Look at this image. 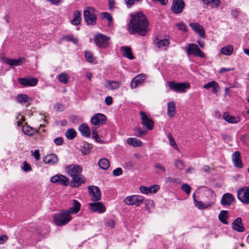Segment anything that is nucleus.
Here are the masks:
<instances>
[{
	"instance_id": "nucleus-3",
	"label": "nucleus",
	"mask_w": 249,
	"mask_h": 249,
	"mask_svg": "<svg viewBox=\"0 0 249 249\" xmlns=\"http://www.w3.org/2000/svg\"><path fill=\"white\" fill-rule=\"evenodd\" d=\"M84 18L89 25H95L97 20L95 10L90 7H88L84 11Z\"/></svg>"
},
{
	"instance_id": "nucleus-20",
	"label": "nucleus",
	"mask_w": 249,
	"mask_h": 249,
	"mask_svg": "<svg viewBox=\"0 0 249 249\" xmlns=\"http://www.w3.org/2000/svg\"><path fill=\"white\" fill-rule=\"evenodd\" d=\"M232 228L238 232H243L245 230V228L242 223V219L240 217L236 218L231 224Z\"/></svg>"
},
{
	"instance_id": "nucleus-33",
	"label": "nucleus",
	"mask_w": 249,
	"mask_h": 249,
	"mask_svg": "<svg viewBox=\"0 0 249 249\" xmlns=\"http://www.w3.org/2000/svg\"><path fill=\"white\" fill-rule=\"evenodd\" d=\"M176 107L173 102H170L168 103L167 114L170 117H173L175 114Z\"/></svg>"
},
{
	"instance_id": "nucleus-23",
	"label": "nucleus",
	"mask_w": 249,
	"mask_h": 249,
	"mask_svg": "<svg viewBox=\"0 0 249 249\" xmlns=\"http://www.w3.org/2000/svg\"><path fill=\"white\" fill-rule=\"evenodd\" d=\"M44 162L48 164H53L58 161L57 156L54 154H51L46 155L44 159Z\"/></svg>"
},
{
	"instance_id": "nucleus-13",
	"label": "nucleus",
	"mask_w": 249,
	"mask_h": 249,
	"mask_svg": "<svg viewBox=\"0 0 249 249\" xmlns=\"http://www.w3.org/2000/svg\"><path fill=\"white\" fill-rule=\"evenodd\" d=\"M86 182V178L82 173L79 174L73 178L70 182V186L71 187H78L82 184L85 183Z\"/></svg>"
},
{
	"instance_id": "nucleus-17",
	"label": "nucleus",
	"mask_w": 249,
	"mask_h": 249,
	"mask_svg": "<svg viewBox=\"0 0 249 249\" xmlns=\"http://www.w3.org/2000/svg\"><path fill=\"white\" fill-rule=\"evenodd\" d=\"M90 209L93 212L103 213L106 211V207L101 202H94L89 204Z\"/></svg>"
},
{
	"instance_id": "nucleus-53",
	"label": "nucleus",
	"mask_w": 249,
	"mask_h": 249,
	"mask_svg": "<svg viewBox=\"0 0 249 249\" xmlns=\"http://www.w3.org/2000/svg\"><path fill=\"white\" fill-rule=\"evenodd\" d=\"M31 152L33 153L32 155H33L36 161H38L40 160V154L39 151L38 149H36L34 152L33 151H31Z\"/></svg>"
},
{
	"instance_id": "nucleus-2",
	"label": "nucleus",
	"mask_w": 249,
	"mask_h": 249,
	"mask_svg": "<svg viewBox=\"0 0 249 249\" xmlns=\"http://www.w3.org/2000/svg\"><path fill=\"white\" fill-rule=\"evenodd\" d=\"M72 218L68 211H62L61 213L53 215V219L55 224L58 226L66 225Z\"/></svg>"
},
{
	"instance_id": "nucleus-55",
	"label": "nucleus",
	"mask_w": 249,
	"mask_h": 249,
	"mask_svg": "<svg viewBox=\"0 0 249 249\" xmlns=\"http://www.w3.org/2000/svg\"><path fill=\"white\" fill-rule=\"evenodd\" d=\"M64 39L70 41H71L74 44H77L78 42V40L74 38L72 36H67L65 37Z\"/></svg>"
},
{
	"instance_id": "nucleus-16",
	"label": "nucleus",
	"mask_w": 249,
	"mask_h": 249,
	"mask_svg": "<svg viewBox=\"0 0 249 249\" xmlns=\"http://www.w3.org/2000/svg\"><path fill=\"white\" fill-rule=\"evenodd\" d=\"M106 117L103 114L98 113L94 115L90 120L91 123L94 125L103 124L106 121Z\"/></svg>"
},
{
	"instance_id": "nucleus-56",
	"label": "nucleus",
	"mask_w": 249,
	"mask_h": 249,
	"mask_svg": "<svg viewBox=\"0 0 249 249\" xmlns=\"http://www.w3.org/2000/svg\"><path fill=\"white\" fill-rule=\"evenodd\" d=\"M23 165V169L25 172H28L31 170V167L30 165L26 161L24 162Z\"/></svg>"
},
{
	"instance_id": "nucleus-6",
	"label": "nucleus",
	"mask_w": 249,
	"mask_h": 249,
	"mask_svg": "<svg viewBox=\"0 0 249 249\" xmlns=\"http://www.w3.org/2000/svg\"><path fill=\"white\" fill-rule=\"evenodd\" d=\"M144 201V197L141 196L133 195L126 197L124 202L127 205H136L139 206Z\"/></svg>"
},
{
	"instance_id": "nucleus-24",
	"label": "nucleus",
	"mask_w": 249,
	"mask_h": 249,
	"mask_svg": "<svg viewBox=\"0 0 249 249\" xmlns=\"http://www.w3.org/2000/svg\"><path fill=\"white\" fill-rule=\"evenodd\" d=\"M232 159L235 166L238 168L242 167V162L240 159V153L238 151H236L232 154Z\"/></svg>"
},
{
	"instance_id": "nucleus-31",
	"label": "nucleus",
	"mask_w": 249,
	"mask_h": 249,
	"mask_svg": "<svg viewBox=\"0 0 249 249\" xmlns=\"http://www.w3.org/2000/svg\"><path fill=\"white\" fill-rule=\"evenodd\" d=\"M233 51V46L231 45H228L220 49V52L224 55H231Z\"/></svg>"
},
{
	"instance_id": "nucleus-57",
	"label": "nucleus",
	"mask_w": 249,
	"mask_h": 249,
	"mask_svg": "<svg viewBox=\"0 0 249 249\" xmlns=\"http://www.w3.org/2000/svg\"><path fill=\"white\" fill-rule=\"evenodd\" d=\"M159 186L157 185H153L150 187V193H156L159 189Z\"/></svg>"
},
{
	"instance_id": "nucleus-27",
	"label": "nucleus",
	"mask_w": 249,
	"mask_h": 249,
	"mask_svg": "<svg viewBox=\"0 0 249 249\" xmlns=\"http://www.w3.org/2000/svg\"><path fill=\"white\" fill-rule=\"evenodd\" d=\"M79 130L82 135L86 137H89L90 135V130L88 125L86 124H81L79 127Z\"/></svg>"
},
{
	"instance_id": "nucleus-49",
	"label": "nucleus",
	"mask_w": 249,
	"mask_h": 249,
	"mask_svg": "<svg viewBox=\"0 0 249 249\" xmlns=\"http://www.w3.org/2000/svg\"><path fill=\"white\" fill-rule=\"evenodd\" d=\"M216 85V82L215 81H212L204 85L203 88L205 89H209L211 88H213V86H215Z\"/></svg>"
},
{
	"instance_id": "nucleus-22",
	"label": "nucleus",
	"mask_w": 249,
	"mask_h": 249,
	"mask_svg": "<svg viewBox=\"0 0 249 249\" xmlns=\"http://www.w3.org/2000/svg\"><path fill=\"white\" fill-rule=\"evenodd\" d=\"M81 208V204L77 200L73 199L72 200V206L70 208L68 211L70 214L77 213Z\"/></svg>"
},
{
	"instance_id": "nucleus-30",
	"label": "nucleus",
	"mask_w": 249,
	"mask_h": 249,
	"mask_svg": "<svg viewBox=\"0 0 249 249\" xmlns=\"http://www.w3.org/2000/svg\"><path fill=\"white\" fill-rule=\"evenodd\" d=\"M108 85H106L105 87L110 90H114L119 89L121 86V83L115 81H107Z\"/></svg>"
},
{
	"instance_id": "nucleus-61",
	"label": "nucleus",
	"mask_w": 249,
	"mask_h": 249,
	"mask_svg": "<svg viewBox=\"0 0 249 249\" xmlns=\"http://www.w3.org/2000/svg\"><path fill=\"white\" fill-rule=\"evenodd\" d=\"M54 141L56 145H61L63 142L62 138L60 137L55 139Z\"/></svg>"
},
{
	"instance_id": "nucleus-25",
	"label": "nucleus",
	"mask_w": 249,
	"mask_h": 249,
	"mask_svg": "<svg viewBox=\"0 0 249 249\" xmlns=\"http://www.w3.org/2000/svg\"><path fill=\"white\" fill-rule=\"evenodd\" d=\"M22 130L24 134L29 136H32L38 132V130L27 125L26 123L22 125Z\"/></svg>"
},
{
	"instance_id": "nucleus-50",
	"label": "nucleus",
	"mask_w": 249,
	"mask_h": 249,
	"mask_svg": "<svg viewBox=\"0 0 249 249\" xmlns=\"http://www.w3.org/2000/svg\"><path fill=\"white\" fill-rule=\"evenodd\" d=\"M101 14L102 16V18H103L107 19L109 21V22H111L112 18L111 15L109 13H106V12H103V13H102Z\"/></svg>"
},
{
	"instance_id": "nucleus-26",
	"label": "nucleus",
	"mask_w": 249,
	"mask_h": 249,
	"mask_svg": "<svg viewBox=\"0 0 249 249\" xmlns=\"http://www.w3.org/2000/svg\"><path fill=\"white\" fill-rule=\"evenodd\" d=\"M121 50L123 54L124 57L130 60L134 59V57L132 54L130 47L127 46H123L121 47Z\"/></svg>"
},
{
	"instance_id": "nucleus-63",
	"label": "nucleus",
	"mask_w": 249,
	"mask_h": 249,
	"mask_svg": "<svg viewBox=\"0 0 249 249\" xmlns=\"http://www.w3.org/2000/svg\"><path fill=\"white\" fill-rule=\"evenodd\" d=\"M166 181L167 182H172L178 183V182H179V178H168L166 179Z\"/></svg>"
},
{
	"instance_id": "nucleus-40",
	"label": "nucleus",
	"mask_w": 249,
	"mask_h": 249,
	"mask_svg": "<svg viewBox=\"0 0 249 249\" xmlns=\"http://www.w3.org/2000/svg\"><path fill=\"white\" fill-rule=\"evenodd\" d=\"M196 207L198 208L199 209H204L208 208L211 205L212 203H206V204H203L202 202L201 201H196V202L194 203Z\"/></svg>"
},
{
	"instance_id": "nucleus-62",
	"label": "nucleus",
	"mask_w": 249,
	"mask_h": 249,
	"mask_svg": "<svg viewBox=\"0 0 249 249\" xmlns=\"http://www.w3.org/2000/svg\"><path fill=\"white\" fill-rule=\"evenodd\" d=\"M115 222L113 220H109L107 222L106 225L107 226L110 227L111 228H113L115 226Z\"/></svg>"
},
{
	"instance_id": "nucleus-19",
	"label": "nucleus",
	"mask_w": 249,
	"mask_h": 249,
	"mask_svg": "<svg viewBox=\"0 0 249 249\" xmlns=\"http://www.w3.org/2000/svg\"><path fill=\"white\" fill-rule=\"evenodd\" d=\"M234 200V196L231 193H226L223 195L221 199V204L223 206H229Z\"/></svg>"
},
{
	"instance_id": "nucleus-12",
	"label": "nucleus",
	"mask_w": 249,
	"mask_h": 249,
	"mask_svg": "<svg viewBox=\"0 0 249 249\" xmlns=\"http://www.w3.org/2000/svg\"><path fill=\"white\" fill-rule=\"evenodd\" d=\"M140 114L142 121V124L148 130H152L154 127V122L144 112L140 111Z\"/></svg>"
},
{
	"instance_id": "nucleus-37",
	"label": "nucleus",
	"mask_w": 249,
	"mask_h": 249,
	"mask_svg": "<svg viewBox=\"0 0 249 249\" xmlns=\"http://www.w3.org/2000/svg\"><path fill=\"white\" fill-rule=\"evenodd\" d=\"M127 143L133 146H141L142 144V142L136 138H130L127 140Z\"/></svg>"
},
{
	"instance_id": "nucleus-11",
	"label": "nucleus",
	"mask_w": 249,
	"mask_h": 249,
	"mask_svg": "<svg viewBox=\"0 0 249 249\" xmlns=\"http://www.w3.org/2000/svg\"><path fill=\"white\" fill-rule=\"evenodd\" d=\"M88 191L93 201H97L100 200L101 193L99 187L95 186H89L88 187Z\"/></svg>"
},
{
	"instance_id": "nucleus-38",
	"label": "nucleus",
	"mask_w": 249,
	"mask_h": 249,
	"mask_svg": "<svg viewBox=\"0 0 249 249\" xmlns=\"http://www.w3.org/2000/svg\"><path fill=\"white\" fill-rule=\"evenodd\" d=\"M22 59V58L18 59H6L5 63L11 66H17L20 65Z\"/></svg>"
},
{
	"instance_id": "nucleus-14",
	"label": "nucleus",
	"mask_w": 249,
	"mask_h": 249,
	"mask_svg": "<svg viewBox=\"0 0 249 249\" xmlns=\"http://www.w3.org/2000/svg\"><path fill=\"white\" fill-rule=\"evenodd\" d=\"M51 181L52 183H58L64 186L68 185L69 183V179L62 175H57L52 177Z\"/></svg>"
},
{
	"instance_id": "nucleus-28",
	"label": "nucleus",
	"mask_w": 249,
	"mask_h": 249,
	"mask_svg": "<svg viewBox=\"0 0 249 249\" xmlns=\"http://www.w3.org/2000/svg\"><path fill=\"white\" fill-rule=\"evenodd\" d=\"M223 118L226 121L229 123L236 124L240 121L238 117L231 116L226 112L224 113Z\"/></svg>"
},
{
	"instance_id": "nucleus-46",
	"label": "nucleus",
	"mask_w": 249,
	"mask_h": 249,
	"mask_svg": "<svg viewBox=\"0 0 249 249\" xmlns=\"http://www.w3.org/2000/svg\"><path fill=\"white\" fill-rule=\"evenodd\" d=\"M167 137L170 141L171 145L174 148H176V149H178V146L176 143L174 139L172 137V134L171 133H168L167 135Z\"/></svg>"
},
{
	"instance_id": "nucleus-54",
	"label": "nucleus",
	"mask_w": 249,
	"mask_h": 249,
	"mask_svg": "<svg viewBox=\"0 0 249 249\" xmlns=\"http://www.w3.org/2000/svg\"><path fill=\"white\" fill-rule=\"evenodd\" d=\"M140 191L143 194H147L150 193V187L148 188L145 186H141L140 187Z\"/></svg>"
},
{
	"instance_id": "nucleus-10",
	"label": "nucleus",
	"mask_w": 249,
	"mask_h": 249,
	"mask_svg": "<svg viewBox=\"0 0 249 249\" xmlns=\"http://www.w3.org/2000/svg\"><path fill=\"white\" fill-rule=\"evenodd\" d=\"M109 39L103 34H99L95 36L94 42L98 47L105 48L108 45Z\"/></svg>"
},
{
	"instance_id": "nucleus-8",
	"label": "nucleus",
	"mask_w": 249,
	"mask_h": 249,
	"mask_svg": "<svg viewBox=\"0 0 249 249\" xmlns=\"http://www.w3.org/2000/svg\"><path fill=\"white\" fill-rule=\"evenodd\" d=\"M66 171L72 178L82 173V168L78 164H71L66 167Z\"/></svg>"
},
{
	"instance_id": "nucleus-34",
	"label": "nucleus",
	"mask_w": 249,
	"mask_h": 249,
	"mask_svg": "<svg viewBox=\"0 0 249 249\" xmlns=\"http://www.w3.org/2000/svg\"><path fill=\"white\" fill-rule=\"evenodd\" d=\"M228 217V211L222 210L220 212V213L218 215V218L219 221L224 224H227L228 221L227 220V219Z\"/></svg>"
},
{
	"instance_id": "nucleus-18",
	"label": "nucleus",
	"mask_w": 249,
	"mask_h": 249,
	"mask_svg": "<svg viewBox=\"0 0 249 249\" xmlns=\"http://www.w3.org/2000/svg\"><path fill=\"white\" fill-rule=\"evenodd\" d=\"M146 76L143 74H140L135 76L131 81L130 87L131 89L136 88L138 85L142 84L145 79Z\"/></svg>"
},
{
	"instance_id": "nucleus-4",
	"label": "nucleus",
	"mask_w": 249,
	"mask_h": 249,
	"mask_svg": "<svg viewBox=\"0 0 249 249\" xmlns=\"http://www.w3.org/2000/svg\"><path fill=\"white\" fill-rule=\"evenodd\" d=\"M168 87L174 91L177 92H184L186 89H190V85L189 83H176L174 81L167 82Z\"/></svg>"
},
{
	"instance_id": "nucleus-1",
	"label": "nucleus",
	"mask_w": 249,
	"mask_h": 249,
	"mask_svg": "<svg viewBox=\"0 0 249 249\" xmlns=\"http://www.w3.org/2000/svg\"><path fill=\"white\" fill-rule=\"evenodd\" d=\"M148 21L146 16L142 12H138L131 16L128 26V30L131 34H138L144 36L148 31Z\"/></svg>"
},
{
	"instance_id": "nucleus-51",
	"label": "nucleus",
	"mask_w": 249,
	"mask_h": 249,
	"mask_svg": "<svg viewBox=\"0 0 249 249\" xmlns=\"http://www.w3.org/2000/svg\"><path fill=\"white\" fill-rule=\"evenodd\" d=\"M154 167L156 169H159L163 173L166 172V169L164 166L160 163H157L155 164Z\"/></svg>"
},
{
	"instance_id": "nucleus-36",
	"label": "nucleus",
	"mask_w": 249,
	"mask_h": 249,
	"mask_svg": "<svg viewBox=\"0 0 249 249\" xmlns=\"http://www.w3.org/2000/svg\"><path fill=\"white\" fill-rule=\"evenodd\" d=\"M31 100L28 96L25 94H20L17 97V101L21 104L28 103Z\"/></svg>"
},
{
	"instance_id": "nucleus-52",
	"label": "nucleus",
	"mask_w": 249,
	"mask_h": 249,
	"mask_svg": "<svg viewBox=\"0 0 249 249\" xmlns=\"http://www.w3.org/2000/svg\"><path fill=\"white\" fill-rule=\"evenodd\" d=\"M123 173V170L121 168H117L114 170L113 171V174L114 176H118L122 175Z\"/></svg>"
},
{
	"instance_id": "nucleus-9",
	"label": "nucleus",
	"mask_w": 249,
	"mask_h": 249,
	"mask_svg": "<svg viewBox=\"0 0 249 249\" xmlns=\"http://www.w3.org/2000/svg\"><path fill=\"white\" fill-rule=\"evenodd\" d=\"M185 5L183 0H173L171 9L174 14H180L183 11Z\"/></svg>"
},
{
	"instance_id": "nucleus-35",
	"label": "nucleus",
	"mask_w": 249,
	"mask_h": 249,
	"mask_svg": "<svg viewBox=\"0 0 249 249\" xmlns=\"http://www.w3.org/2000/svg\"><path fill=\"white\" fill-rule=\"evenodd\" d=\"M98 165L101 169L106 170L109 168L110 162L107 159L103 158L99 160Z\"/></svg>"
},
{
	"instance_id": "nucleus-39",
	"label": "nucleus",
	"mask_w": 249,
	"mask_h": 249,
	"mask_svg": "<svg viewBox=\"0 0 249 249\" xmlns=\"http://www.w3.org/2000/svg\"><path fill=\"white\" fill-rule=\"evenodd\" d=\"M133 131L134 135L138 137H142L145 135L147 132V131L143 130L140 127H136L134 128Z\"/></svg>"
},
{
	"instance_id": "nucleus-44",
	"label": "nucleus",
	"mask_w": 249,
	"mask_h": 249,
	"mask_svg": "<svg viewBox=\"0 0 249 249\" xmlns=\"http://www.w3.org/2000/svg\"><path fill=\"white\" fill-rule=\"evenodd\" d=\"M85 57L86 60L89 63H92L94 61L92 53L90 52L86 51L85 53Z\"/></svg>"
},
{
	"instance_id": "nucleus-32",
	"label": "nucleus",
	"mask_w": 249,
	"mask_h": 249,
	"mask_svg": "<svg viewBox=\"0 0 249 249\" xmlns=\"http://www.w3.org/2000/svg\"><path fill=\"white\" fill-rule=\"evenodd\" d=\"M81 20V13L79 11H76L73 13V18L71 23L74 25H78L80 23Z\"/></svg>"
},
{
	"instance_id": "nucleus-45",
	"label": "nucleus",
	"mask_w": 249,
	"mask_h": 249,
	"mask_svg": "<svg viewBox=\"0 0 249 249\" xmlns=\"http://www.w3.org/2000/svg\"><path fill=\"white\" fill-rule=\"evenodd\" d=\"M175 165L179 170H182L185 167L184 162L180 160H177L175 161Z\"/></svg>"
},
{
	"instance_id": "nucleus-15",
	"label": "nucleus",
	"mask_w": 249,
	"mask_h": 249,
	"mask_svg": "<svg viewBox=\"0 0 249 249\" xmlns=\"http://www.w3.org/2000/svg\"><path fill=\"white\" fill-rule=\"evenodd\" d=\"M18 81L20 84L25 87H33L36 86L37 82L38 79L36 78H19Z\"/></svg>"
},
{
	"instance_id": "nucleus-58",
	"label": "nucleus",
	"mask_w": 249,
	"mask_h": 249,
	"mask_svg": "<svg viewBox=\"0 0 249 249\" xmlns=\"http://www.w3.org/2000/svg\"><path fill=\"white\" fill-rule=\"evenodd\" d=\"M64 108V106L61 104H57L55 106V109L58 111H62Z\"/></svg>"
},
{
	"instance_id": "nucleus-21",
	"label": "nucleus",
	"mask_w": 249,
	"mask_h": 249,
	"mask_svg": "<svg viewBox=\"0 0 249 249\" xmlns=\"http://www.w3.org/2000/svg\"><path fill=\"white\" fill-rule=\"evenodd\" d=\"M189 26L192 29L197 33L201 37H205V31L203 27L199 24L196 22H191L189 23Z\"/></svg>"
},
{
	"instance_id": "nucleus-59",
	"label": "nucleus",
	"mask_w": 249,
	"mask_h": 249,
	"mask_svg": "<svg viewBox=\"0 0 249 249\" xmlns=\"http://www.w3.org/2000/svg\"><path fill=\"white\" fill-rule=\"evenodd\" d=\"M93 137L96 140V142L102 143V140L99 137V136L97 133H92Z\"/></svg>"
},
{
	"instance_id": "nucleus-5",
	"label": "nucleus",
	"mask_w": 249,
	"mask_h": 249,
	"mask_svg": "<svg viewBox=\"0 0 249 249\" xmlns=\"http://www.w3.org/2000/svg\"><path fill=\"white\" fill-rule=\"evenodd\" d=\"M186 52L188 55H193L201 58H204L205 56L204 53L200 50L198 46L194 43L188 44Z\"/></svg>"
},
{
	"instance_id": "nucleus-43",
	"label": "nucleus",
	"mask_w": 249,
	"mask_h": 249,
	"mask_svg": "<svg viewBox=\"0 0 249 249\" xmlns=\"http://www.w3.org/2000/svg\"><path fill=\"white\" fill-rule=\"evenodd\" d=\"M59 80L64 84H67L69 80L68 75L65 73H62L58 76Z\"/></svg>"
},
{
	"instance_id": "nucleus-60",
	"label": "nucleus",
	"mask_w": 249,
	"mask_h": 249,
	"mask_svg": "<svg viewBox=\"0 0 249 249\" xmlns=\"http://www.w3.org/2000/svg\"><path fill=\"white\" fill-rule=\"evenodd\" d=\"M105 102L106 104L109 106L111 105L112 103V98L110 96H107L105 98Z\"/></svg>"
},
{
	"instance_id": "nucleus-42",
	"label": "nucleus",
	"mask_w": 249,
	"mask_h": 249,
	"mask_svg": "<svg viewBox=\"0 0 249 249\" xmlns=\"http://www.w3.org/2000/svg\"><path fill=\"white\" fill-rule=\"evenodd\" d=\"M66 136L69 140H72L76 136V131L73 128L69 129L66 132Z\"/></svg>"
},
{
	"instance_id": "nucleus-48",
	"label": "nucleus",
	"mask_w": 249,
	"mask_h": 249,
	"mask_svg": "<svg viewBox=\"0 0 249 249\" xmlns=\"http://www.w3.org/2000/svg\"><path fill=\"white\" fill-rule=\"evenodd\" d=\"M178 29L181 31L186 32L187 31V26L182 22H180L176 24Z\"/></svg>"
},
{
	"instance_id": "nucleus-47",
	"label": "nucleus",
	"mask_w": 249,
	"mask_h": 249,
	"mask_svg": "<svg viewBox=\"0 0 249 249\" xmlns=\"http://www.w3.org/2000/svg\"><path fill=\"white\" fill-rule=\"evenodd\" d=\"M181 189L187 194L189 195L191 192V187L187 184H184L181 186Z\"/></svg>"
},
{
	"instance_id": "nucleus-7",
	"label": "nucleus",
	"mask_w": 249,
	"mask_h": 249,
	"mask_svg": "<svg viewBox=\"0 0 249 249\" xmlns=\"http://www.w3.org/2000/svg\"><path fill=\"white\" fill-rule=\"evenodd\" d=\"M237 197L239 200L244 204L249 203V187L245 186L238 191Z\"/></svg>"
},
{
	"instance_id": "nucleus-64",
	"label": "nucleus",
	"mask_w": 249,
	"mask_h": 249,
	"mask_svg": "<svg viewBox=\"0 0 249 249\" xmlns=\"http://www.w3.org/2000/svg\"><path fill=\"white\" fill-rule=\"evenodd\" d=\"M84 148L85 149H87V152H89V150H90L92 148V146L91 144H89V143H85L84 144Z\"/></svg>"
},
{
	"instance_id": "nucleus-41",
	"label": "nucleus",
	"mask_w": 249,
	"mask_h": 249,
	"mask_svg": "<svg viewBox=\"0 0 249 249\" xmlns=\"http://www.w3.org/2000/svg\"><path fill=\"white\" fill-rule=\"evenodd\" d=\"M169 44V41L166 39H161L158 41L156 43V46L159 48H162L163 47H166L168 46Z\"/></svg>"
},
{
	"instance_id": "nucleus-29",
	"label": "nucleus",
	"mask_w": 249,
	"mask_h": 249,
	"mask_svg": "<svg viewBox=\"0 0 249 249\" xmlns=\"http://www.w3.org/2000/svg\"><path fill=\"white\" fill-rule=\"evenodd\" d=\"M203 3L211 8H218L220 4V0H202Z\"/></svg>"
}]
</instances>
